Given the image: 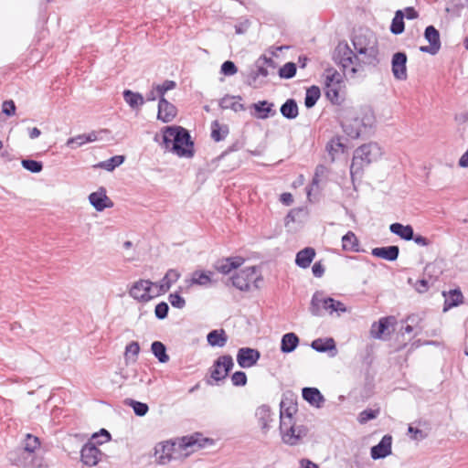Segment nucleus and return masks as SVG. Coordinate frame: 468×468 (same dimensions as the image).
Wrapping results in <instances>:
<instances>
[{
    "label": "nucleus",
    "instance_id": "f257e3e1",
    "mask_svg": "<svg viewBox=\"0 0 468 468\" xmlns=\"http://www.w3.org/2000/svg\"><path fill=\"white\" fill-rule=\"evenodd\" d=\"M163 144L179 157L192 158L194 142L189 132L182 126H166L163 129Z\"/></svg>",
    "mask_w": 468,
    "mask_h": 468
},
{
    "label": "nucleus",
    "instance_id": "f03ea898",
    "mask_svg": "<svg viewBox=\"0 0 468 468\" xmlns=\"http://www.w3.org/2000/svg\"><path fill=\"white\" fill-rule=\"evenodd\" d=\"M277 63L266 55H261L247 73H243L244 83L253 89L264 86L266 78L274 74Z\"/></svg>",
    "mask_w": 468,
    "mask_h": 468
},
{
    "label": "nucleus",
    "instance_id": "7ed1b4c3",
    "mask_svg": "<svg viewBox=\"0 0 468 468\" xmlns=\"http://www.w3.org/2000/svg\"><path fill=\"white\" fill-rule=\"evenodd\" d=\"M356 52L362 56V64L377 66L378 63V41L370 31L356 34L352 39Z\"/></svg>",
    "mask_w": 468,
    "mask_h": 468
},
{
    "label": "nucleus",
    "instance_id": "20e7f679",
    "mask_svg": "<svg viewBox=\"0 0 468 468\" xmlns=\"http://www.w3.org/2000/svg\"><path fill=\"white\" fill-rule=\"evenodd\" d=\"M381 154L380 148L375 143L363 144L356 148L350 165L352 180L356 176L361 177L364 168L376 161Z\"/></svg>",
    "mask_w": 468,
    "mask_h": 468
},
{
    "label": "nucleus",
    "instance_id": "39448f33",
    "mask_svg": "<svg viewBox=\"0 0 468 468\" xmlns=\"http://www.w3.org/2000/svg\"><path fill=\"white\" fill-rule=\"evenodd\" d=\"M232 285L241 292H249L252 288L259 289L262 277L255 266L246 267L240 270L231 278Z\"/></svg>",
    "mask_w": 468,
    "mask_h": 468
},
{
    "label": "nucleus",
    "instance_id": "423d86ee",
    "mask_svg": "<svg viewBox=\"0 0 468 468\" xmlns=\"http://www.w3.org/2000/svg\"><path fill=\"white\" fill-rule=\"evenodd\" d=\"M334 58L345 71H349L352 77L358 71V67L362 63L361 58L353 52L346 43L338 44Z\"/></svg>",
    "mask_w": 468,
    "mask_h": 468
},
{
    "label": "nucleus",
    "instance_id": "0eeeda50",
    "mask_svg": "<svg viewBox=\"0 0 468 468\" xmlns=\"http://www.w3.org/2000/svg\"><path fill=\"white\" fill-rule=\"evenodd\" d=\"M233 367L234 361L230 355L218 356L209 368L210 379L207 380V384L210 386L218 385L220 381L226 379Z\"/></svg>",
    "mask_w": 468,
    "mask_h": 468
},
{
    "label": "nucleus",
    "instance_id": "6e6552de",
    "mask_svg": "<svg viewBox=\"0 0 468 468\" xmlns=\"http://www.w3.org/2000/svg\"><path fill=\"white\" fill-rule=\"evenodd\" d=\"M324 78L326 97L332 103L338 104L340 100L339 91L343 82L341 74L336 69L329 68L325 69Z\"/></svg>",
    "mask_w": 468,
    "mask_h": 468
},
{
    "label": "nucleus",
    "instance_id": "1a4fd4ad",
    "mask_svg": "<svg viewBox=\"0 0 468 468\" xmlns=\"http://www.w3.org/2000/svg\"><path fill=\"white\" fill-rule=\"evenodd\" d=\"M157 282H151L150 280L140 279L133 282L129 290V294L134 300L141 303H147L153 298L156 297L153 287H156Z\"/></svg>",
    "mask_w": 468,
    "mask_h": 468
},
{
    "label": "nucleus",
    "instance_id": "9d476101",
    "mask_svg": "<svg viewBox=\"0 0 468 468\" xmlns=\"http://www.w3.org/2000/svg\"><path fill=\"white\" fill-rule=\"evenodd\" d=\"M341 125L345 133L352 139H356L365 133L359 116L351 112L342 121Z\"/></svg>",
    "mask_w": 468,
    "mask_h": 468
},
{
    "label": "nucleus",
    "instance_id": "9b49d317",
    "mask_svg": "<svg viewBox=\"0 0 468 468\" xmlns=\"http://www.w3.org/2000/svg\"><path fill=\"white\" fill-rule=\"evenodd\" d=\"M424 37L430 45L420 47V50L423 53L436 55L441 47L439 30L434 26H428L424 31Z\"/></svg>",
    "mask_w": 468,
    "mask_h": 468
},
{
    "label": "nucleus",
    "instance_id": "f8f14e48",
    "mask_svg": "<svg viewBox=\"0 0 468 468\" xmlns=\"http://www.w3.org/2000/svg\"><path fill=\"white\" fill-rule=\"evenodd\" d=\"M408 57L405 52H396L391 58V71L398 80H406Z\"/></svg>",
    "mask_w": 468,
    "mask_h": 468
},
{
    "label": "nucleus",
    "instance_id": "ddd939ff",
    "mask_svg": "<svg viewBox=\"0 0 468 468\" xmlns=\"http://www.w3.org/2000/svg\"><path fill=\"white\" fill-rule=\"evenodd\" d=\"M396 324V318L392 315L381 317L374 322L370 328V335L375 339H385V335H389L388 328Z\"/></svg>",
    "mask_w": 468,
    "mask_h": 468
},
{
    "label": "nucleus",
    "instance_id": "4468645a",
    "mask_svg": "<svg viewBox=\"0 0 468 468\" xmlns=\"http://www.w3.org/2000/svg\"><path fill=\"white\" fill-rule=\"evenodd\" d=\"M261 357V353L254 348L241 347L237 353V362L242 368L255 366Z\"/></svg>",
    "mask_w": 468,
    "mask_h": 468
},
{
    "label": "nucleus",
    "instance_id": "2eb2a0df",
    "mask_svg": "<svg viewBox=\"0 0 468 468\" xmlns=\"http://www.w3.org/2000/svg\"><path fill=\"white\" fill-rule=\"evenodd\" d=\"M102 453L96 447L95 442L88 441L85 443L80 451L81 462L88 466L96 465L101 460Z\"/></svg>",
    "mask_w": 468,
    "mask_h": 468
},
{
    "label": "nucleus",
    "instance_id": "dca6fc26",
    "mask_svg": "<svg viewBox=\"0 0 468 468\" xmlns=\"http://www.w3.org/2000/svg\"><path fill=\"white\" fill-rule=\"evenodd\" d=\"M181 277V273L176 269H169L165 276L157 282L156 287L158 288L155 295H162L168 292L173 284H175Z\"/></svg>",
    "mask_w": 468,
    "mask_h": 468
},
{
    "label": "nucleus",
    "instance_id": "f3484780",
    "mask_svg": "<svg viewBox=\"0 0 468 468\" xmlns=\"http://www.w3.org/2000/svg\"><path fill=\"white\" fill-rule=\"evenodd\" d=\"M244 262L242 257H228L217 261L214 268L222 274H229L231 271L238 269Z\"/></svg>",
    "mask_w": 468,
    "mask_h": 468
},
{
    "label": "nucleus",
    "instance_id": "a211bd4d",
    "mask_svg": "<svg viewBox=\"0 0 468 468\" xmlns=\"http://www.w3.org/2000/svg\"><path fill=\"white\" fill-rule=\"evenodd\" d=\"M391 435H384L380 441L371 448V458L374 460H378L388 456L391 453Z\"/></svg>",
    "mask_w": 468,
    "mask_h": 468
},
{
    "label": "nucleus",
    "instance_id": "6ab92c4d",
    "mask_svg": "<svg viewBox=\"0 0 468 468\" xmlns=\"http://www.w3.org/2000/svg\"><path fill=\"white\" fill-rule=\"evenodd\" d=\"M177 110L174 104L166 101L165 98H160L158 101L157 119L165 123L172 122L176 116Z\"/></svg>",
    "mask_w": 468,
    "mask_h": 468
},
{
    "label": "nucleus",
    "instance_id": "aec40b11",
    "mask_svg": "<svg viewBox=\"0 0 468 468\" xmlns=\"http://www.w3.org/2000/svg\"><path fill=\"white\" fill-rule=\"evenodd\" d=\"M175 443L169 441L160 442L154 447V456L160 464H165L173 458Z\"/></svg>",
    "mask_w": 468,
    "mask_h": 468
},
{
    "label": "nucleus",
    "instance_id": "412c9836",
    "mask_svg": "<svg viewBox=\"0 0 468 468\" xmlns=\"http://www.w3.org/2000/svg\"><path fill=\"white\" fill-rule=\"evenodd\" d=\"M211 275H212L211 271H193L191 274V278L185 280L186 288L188 289L194 285L207 287L212 282Z\"/></svg>",
    "mask_w": 468,
    "mask_h": 468
},
{
    "label": "nucleus",
    "instance_id": "4be33fe9",
    "mask_svg": "<svg viewBox=\"0 0 468 468\" xmlns=\"http://www.w3.org/2000/svg\"><path fill=\"white\" fill-rule=\"evenodd\" d=\"M444 303L442 311L445 313L453 307H457L463 303V295L459 288L443 292Z\"/></svg>",
    "mask_w": 468,
    "mask_h": 468
},
{
    "label": "nucleus",
    "instance_id": "5701e85b",
    "mask_svg": "<svg viewBox=\"0 0 468 468\" xmlns=\"http://www.w3.org/2000/svg\"><path fill=\"white\" fill-rule=\"evenodd\" d=\"M311 347L319 353L330 352V356L337 354L335 342L332 337L314 339Z\"/></svg>",
    "mask_w": 468,
    "mask_h": 468
},
{
    "label": "nucleus",
    "instance_id": "b1692460",
    "mask_svg": "<svg viewBox=\"0 0 468 468\" xmlns=\"http://www.w3.org/2000/svg\"><path fill=\"white\" fill-rule=\"evenodd\" d=\"M302 396L310 405L315 408H322L325 399L320 390L316 388H303L302 389Z\"/></svg>",
    "mask_w": 468,
    "mask_h": 468
},
{
    "label": "nucleus",
    "instance_id": "393cba45",
    "mask_svg": "<svg viewBox=\"0 0 468 468\" xmlns=\"http://www.w3.org/2000/svg\"><path fill=\"white\" fill-rule=\"evenodd\" d=\"M255 416L258 423L264 432H267L271 427L270 423L273 421V413L267 405H261L256 410Z\"/></svg>",
    "mask_w": 468,
    "mask_h": 468
},
{
    "label": "nucleus",
    "instance_id": "a878e982",
    "mask_svg": "<svg viewBox=\"0 0 468 468\" xmlns=\"http://www.w3.org/2000/svg\"><path fill=\"white\" fill-rule=\"evenodd\" d=\"M371 254L375 257L384 259L388 261H394L399 257V248L396 245L377 247L372 250Z\"/></svg>",
    "mask_w": 468,
    "mask_h": 468
},
{
    "label": "nucleus",
    "instance_id": "bb28decb",
    "mask_svg": "<svg viewBox=\"0 0 468 468\" xmlns=\"http://www.w3.org/2000/svg\"><path fill=\"white\" fill-rule=\"evenodd\" d=\"M273 107L274 104L268 101H260L252 104V108L256 112V117L261 120L267 119L276 114V111L273 110Z\"/></svg>",
    "mask_w": 468,
    "mask_h": 468
},
{
    "label": "nucleus",
    "instance_id": "cd10ccee",
    "mask_svg": "<svg viewBox=\"0 0 468 468\" xmlns=\"http://www.w3.org/2000/svg\"><path fill=\"white\" fill-rule=\"evenodd\" d=\"M315 257V250L312 247H306L297 252L295 257V263L297 266L303 269H306L312 263Z\"/></svg>",
    "mask_w": 468,
    "mask_h": 468
},
{
    "label": "nucleus",
    "instance_id": "c85d7f7f",
    "mask_svg": "<svg viewBox=\"0 0 468 468\" xmlns=\"http://www.w3.org/2000/svg\"><path fill=\"white\" fill-rule=\"evenodd\" d=\"M389 230L404 240H411L414 239V230L410 225H403L399 222L392 223L389 226Z\"/></svg>",
    "mask_w": 468,
    "mask_h": 468
},
{
    "label": "nucleus",
    "instance_id": "c756f323",
    "mask_svg": "<svg viewBox=\"0 0 468 468\" xmlns=\"http://www.w3.org/2000/svg\"><path fill=\"white\" fill-rule=\"evenodd\" d=\"M207 341L211 346L223 347L228 341V335L225 330L215 329L207 334Z\"/></svg>",
    "mask_w": 468,
    "mask_h": 468
},
{
    "label": "nucleus",
    "instance_id": "7c9ffc66",
    "mask_svg": "<svg viewBox=\"0 0 468 468\" xmlns=\"http://www.w3.org/2000/svg\"><path fill=\"white\" fill-rule=\"evenodd\" d=\"M299 345V337L294 333H287L281 340V351L284 354L292 353Z\"/></svg>",
    "mask_w": 468,
    "mask_h": 468
},
{
    "label": "nucleus",
    "instance_id": "2f4dec72",
    "mask_svg": "<svg viewBox=\"0 0 468 468\" xmlns=\"http://www.w3.org/2000/svg\"><path fill=\"white\" fill-rule=\"evenodd\" d=\"M321 305L323 306V308L324 310L331 312V306H330L331 304L328 303V297L327 298H320L318 292H315L312 297L311 306H310V311L313 315L319 316L322 314L321 307H320Z\"/></svg>",
    "mask_w": 468,
    "mask_h": 468
},
{
    "label": "nucleus",
    "instance_id": "473e14b6",
    "mask_svg": "<svg viewBox=\"0 0 468 468\" xmlns=\"http://www.w3.org/2000/svg\"><path fill=\"white\" fill-rule=\"evenodd\" d=\"M342 248L346 251H360L358 239L353 231L349 230L342 237Z\"/></svg>",
    "mask_w": 468,
    "mask_h": 468
},
{
    "label": "nucleus",
    "instance_id": "72a5a7b5",
    "mask_svg": "<svg viewBox=\"0 0 468 468\" xmlns=\"http://www.w3.org/2000/svg\"><path fill=\"white\" fill-rule=\"evenodd\" d=\"M280 431L282 441L289 445H296L298 443L296 436V426L293 422L282 428L280 425Z\"/></svg>",
    "mask_w": 468,
    "mask_h": 468
},
{
    "label": "nucleus",
    "instance_id": "f704fd0d",
    "mask_svg": "<svg viewBox=\"0 0 468 468\" xmlns=\"http://www.w3.org/2000/svg\"><path fill=\"white\" fill-rule=\"evenodd\" d=\"M296 406L293 404H290L289 406H285V402H281V413H280V424L282 427L292 424V416L296 412Z\"/></svg>",
    "mask_w": 468,
    "mask_h": 468
},
{
    "label": "nucleus",
    "instance_id": "c9c22d12",
    "mask_svg": "<svg viewBox=\"0 0 468 468\" xmlns=\"http://www.w3.org/2000/svg\"><path fill=\"white\" fill-rule=\"evenodd\" d=\"M280 112L286 119H295L299 114L297 102L294 99H288L283 104H282Z\"/></svg>",
    "mask_w": 468,
    "mask_h": 468
},
{
    "label": "nucleus",
    "instance_id": "e433bc0d",
    "mask_svg": "<svg viewBox=\"0 0 468 468\" xmlns=\"http://www.w3.org/2000/svg\"><path fill=\"white\" fill-rule=\"evenodd\" d=\"M90 203L95 207L97 211H102L110 206L106 204L109 200L105 191L93 192L89 196Z\"/></svg>",
    "mask_w": 468,
    "mask_h": 468
},
{
    "label": "nucleus",
    "instance_id": "4c0bfd02",
    "mask_svg": "<svg viewBox=\"0 0 468 468\" xmlns=\"http://www.w3.org/2000/svg\"><path fill=\"white\" fill-rule=\"evenodd\" d=\"M122 95L125 102L132 109H137L144 103V99L139 92H133L131 90H124Z\"/></svg>",
    "mask_w": 468,
    "mask_h": 468
},
{
    "label": "nucleus",
    "instance_id": "58836bf2",
    "mask_svg": "<svg viewBox=\"0 0 468 468\" xmlns=\"http://www.w3.org/2000/svg\"><path fill=\"white\" fill-rule=\"evenodd\" d=\"M239 101H241L240 96H225L219 105L223 109H231L234 112H241L245 110V107Z\"/></svg>",
    "mask_w": 468,
    "mask_h": 468
},
{
    "label": "nucleus",
    "instance_id": "ea45409f",
    "mask_svg": "<svg viewBox=\"0 0 468 468\" xmlns=\"http://www.w3.org/2000/svg\"><path fill=\"white\" fill-rule=\"evenodd\" d=\"M405 29L404 12L397 10L391 21L390 32L394 35H400Z\"/></svg>",
    "mask_w": 468,
    "mask_h": 468
},
{
    "label": "nucleus",
    "instance_id": "a19ab883",
    "mask_svg": "<svg viewBox=\"0 0 468 468\" xmlns=\"http://www.w3.org/2000/svg\"><path fill=\"white\" fill-rule=\"evenodd\" d=\"M321 96V91L319 87L311 86L306 90L305 98H304V105L307 109L313 108Z\"/></svg>",
    "mask_w": 468,
    "mask_h": 468
},
{
    "label": "nucleus",
    "instance_id": "79ce46f5",
    "mask_svg": "<svg viewBox=\"0 0 468 468\" xmlns=\"http://www.w3.org/2000/svg\"><path fill=\"white\" fill-rule=\"evenodd\" d=\"M151 350L160 363H166L169 361V356L166 353V347L162 342H153L151 345Z\"/></svg>",
    "mask_w": 468,
    "mask_h": 468
},
{
    "label": "nucleus",
    "instance_id": "37998d69",
    "mask_svg": "<svg viewBox=\"0 0 468 468\" xmlns=\"http://www.w3.org/2000/svg\"><path fill=\"white\" fill-rule=\"evenodd\" d=\"M229 133L227 125H221L218 121L211 124V137L215 142H220L226 138Z\"/></svg>",
    "mask_w": 468,
    "mask_h": 468
},
{
    "label": "nucleus",
    "instance_id": "c03bdc74",
    "mask_svg": "<svg viewBox=\"0 0 468 468\" xmlns=\"http://www.w3.org/2000/svg\"><path fill=\"white\" fill-rule=\"evenodd\" d=\"M40 442L37 437L33 436L31 434H27L25 444L23 448L18 449V452L22 454H32L35 452V450L38 448Z\"/></svg>",
    "mask_w": 468,
    "mask_h": 468
},
{
    "label": "nucleus",
    "instance_id": "a18cd8bd",
    "mask_svg": "<svg viewBox=\"0 0 468 468\" xmlns=\"http://www.w3.org/2000/svg\"><path fill=\"white\" fill-rule=\"evenodd\" d=\"M125 404L133 408L134 414L139 417H144L149 410V407L146 403L133 399H127Z\"/></svg>",
    "mask_w": 468,
    "mask_h": 468
},
{
    "label": "nucleus",
    "instance_id": "49530a36",
    "mask_svg": "<svg viewBox=\"0 0 468 468\" xmlns=\"http://www.w3.org/2000/svg\"><path fill=\"white\" fill-rule=\"evenodd\" d=\"M360 118L361 124L365 130V132L368 128H372L375 123V116L371 109L365 108L361 111V113L358 115Z\"/></svg>",
    "mask_w": 468,
    "mask_h": 468
},
{
    "label": "nucleus",
    "instance_id": "de8ad7c7",
    "mask_svg": "<svg viewBox=\"0 0 468 468\" xmlns=\"http://www.w3.org/2000/svg\"><path fill=\"white\" fill-rule=\"evenodd\" d=\"M124 162V156L122 155H114L110 159L101 162L98 166L103 168L107 171H112L119 165H121Z\"/></svg>",
    "mask_w": 468,
    "mask_h": 468
},
{
    "label": "nucleus",
    "instance_id": "09e8293b",
    "mask_svg": "<svg viewBox=\"0 0 468 468\" xmlns=\"http://www.w3.org/2000/svg\"><path fill=\"white\" fill-rule=\"evenodd\" d=\"M296 64L293 62H287L282 68H280L278 74L281 79L289 80L296 74Z\"/></svg>",
    "mask_w": 468,
    "mask_h": 468
},
{
    "label": "nucleus",
    "instance_id": "8fccbe9b",
    "mask_svg": "<svg viewBox=\"0 0 468 468\" xmlns=\"http://www.w3.org/2000/svg\"><path fill=\"white\" fill-rule=\"evenodd\" d=\"M326 150L332 155V159H334L335 154L344 153L345 145L341 143L340 138H333L327 144Z\"/></svg>",
    "mask_w": 468,
    "mask_h": 468
},
{
    "label": "nucleus",
    "instance_id": "3c124183",
    "mask_svg": "<svg viewBox=\"0 0 468 468\" xmlns=\"http://www.w3.org/2000/svg\"><path fill=\"white\" fill-rule=\"evenodd\" d=\"M22 166L31 173H40L43 169V164L40 161L32 159H23L21 162Z\"/></svg>",
    "mask_w": 468,
    "mask_h": 468
},
{
    "label": "nucleus",
    "instance_id": "603ef678",
    "mask_svg": "<svg viewBox=\"0 0 468 468\" xmlns=\"http://www.w3.org/2000/svg\"><path fill=\"white\" fill-rule=\"evenodd\" d=\"M379 415V410H372V409H366L362 410L358 417L357 420L360 424H365L367 421L376 419Z\"/></svg>",
    "mask_w": 468,
    "mask_h": 468
},
{
    "label": "nucleus",
    "instance_id": "864d4df0",
    "mask_svg": "<svg viewBox=\"0 0 468 468\" xmlns=\"http://www.w3.org/2000/svg\"><path fill=\"white\" fill-rule=\"evenodd\" d=\"M182 291L183 288L179 287L177 292L170 293L168 296L169 303L175 308L183 309L186 306V300L179 294Z\"/></svg>",
    "mask_w": 468,
    "mask_h": 468
},
{
    "label": "nucleus",
    "instance_id": "5fc2aeb1",
    "mask_svg": "<svg viewBox=\"0 0 468 468\" xmlns=\"http://www.w3.org/2000/svg\"><path fill=\"white\" fill-rule=\"evenodd\" d=\"M176 86L174 80H165L162 84L155 85L156 93L159 94V99L164 98L166 91L175 89Z\"/></svg>",
    "mask_w": 468,
    "mask_h": 468
},
{
    "label": "nucleus",
    "instance_id": "6e6d98bb",
    "mask_svg": "<svg viewBox=\"0 0 468 468\" xmlns=\"http://www.w3.org/2000/svg\"><path fill=\"white\" fill-rule=\"evenodd\" d=\"M238 72V68L231 60H226L220 67V73L225 76H233Z\"/></svg>",
    "mask_w": 468,
    "mask_h": 468
},
{
    "label": "nucleus",
    "instance_id": "4d7b16f0",
    "mask_svg": "<svg viewBox=\"0 0 468 468\" xmlns=\"http://www.w3.org/2000/svg\"><path fill=\"white\" fill-rule=\"evenodd\" d=\"M232 385L235 387H243L247 384V376L243 371H236L231 376Z\"/></svg>",
    "mask_w": 468,
    "mask_h": 468
},
{
    "label": "nucleus",
    "instance_id": "13d9d810",
    "mask_svg": "<svg viewBox=\"0 0 468 468\" xmlns=\"http://www.w3.org/2000/svg\"><path fill=\"white\" fill-rule=\"evenodd\" d=\"M111 440V434L110 432L105 430L101 429L100 432L94 433L91 437L90 441H93L98 444H102L105 441H109Z\"/></svg>",
    "mask_w": 468,
    "mask_h": 468
},
{
    "label": "nucleus",
    "instance_id": "bf43d9fd",
    "mask_svg": "<svg viewBox=\"0 0 468 468\" xmlns=\"http://www.w3.org/2000/svg\"><path fill=\"white\" fill-rule=\"evenodd\" d=\"M169 306L165 302H161L154 308V314L157 319L163 320L167 317Z\"/></svg>",
    "mask_w": 468,
    "mask_h": 468
},
{
    "label": "nucleus",
    "instance_id": "052dcab7",
    "mask_svg": "<svg viewBox=\"0 0 468 468\" xmlns=\"http://www.w3.org/2000/svg\"><path fill=\"white\" fill-rule=\"evenodd\" d=\"M87 144L85 140V134H79L75 137L69 138L66 145L70 148H77Z\"/></svg>",
    "mask_w": 468,
    "mask_h": 468
},
{
    "label": "nucleus",
    "instance_id": "680f3d73",
    "mask_svg": "<svg viewBox=\"0 0 468 468\" xmlns=\"http://www.w3.org/2000/svg\"><path fill=\"white\" fill-rule=\"evenodd\" d=\"M180 447H183L184 449H187V448L194 449L195 447H197V449H200L202 447V445L200 443H198L197 440L194 436H190V437H184L182 439Z\"/></svg>",
    "mask_w": 468,
    "mask_h": 468
},
{
    "label": "nucleus",
    "instance_id": "e2e57ef3",
    "mask_svg": "<svg viewBox=\"0 0 468 468\" xmlns=\"http://www.w3.org/2000/svg\"><path fill=\"white\" fill-rule=\"evenodd\" d=\"M328 303L331 304V312H336V313H346V307L345 304L337 300H335L334 298L328 297Z\"/></svg>",
    "mask_w": 468,
    "mask_h": 468
},
{
    "label": "nucleus",
    "instance_id": "0e129e2a",
    "mask_svg": "<svg viewBox=\"0 0 468 468\" xmlns=\"http://www.w3.org/2000/svg\"><path fill=\"white\" fill-rule=\"evenodd\" d=\"M139 352H140V346H139L138 342L133 341L126 346L125 356H126V358H128L129 355L131 354L134 357H136L138 356ZM135 359L136 358H134L133 360H135Z\"/></svg>",
    "mask_w": 468,
    "mask_h": 468
},
{
    "label": "nucleus",
    "instance_id": "69168bd1",
    "mask_svg": "<svg viewBox=\"0 0 468 468\" xmlns=\"http://www.w3.org/2000/svg\"><path fill=\"white\" fill-rule=\"evenodd\" d=\"M406 322L410 323L411 325L418 328V331L415 333V335L420 334V332H421L423 329L422 326L419 325L420 323L421 322V318L418 314H413L408 315L406 318Z\"/></svg>",
    "mask_w": 468,
    "mask_h": 468
},
{
    "label": "nucleus",
    "instance_id": "338daca9",
    "mask_svg": "<svg viewBox=\"0 0 468 468\" xmlns=\"http://www.w3.org/2000/svg\"><path fill=\"white\" fill-rule=\"evenodd\" d=\"M2 112L7 116L14 115L16 112L15 102L12 100L4 101L2 106Z\"/></svg>",
    "mask_w": 468,
    "mask_h": 468
},
{
    "label": "nucleus",
    "instance_id": "774afa93",
    "mask_svg": "<svg viewBox=\"0 0 468 468\" xmlns=\"http://www.w3.org/2000/svg\"><path fill=\"white\" fill-rule=\"evenodd\" d=\"M326 171V167L323 165H319L316 166L315 168V173H314V178L312 180V186H318L319 184V177L321 176H323L324 174V172Z\"/></svg>",
    "mask_w": 468,
    "mask_h": 468
}]
</instances>
